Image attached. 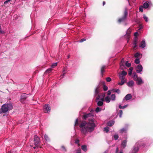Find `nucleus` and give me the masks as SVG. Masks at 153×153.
<instances>
[{"label": "nucleus", "mask_w": 153, "mask_h": 153, "mask_svg": "<svg viewBox=\"0 0 153 153\" xmlns=\"http://www.w3.org/2000/svg\"><path fill=\"white\" fill-rule=\"evenodd\" d=\"M111 99L112 101H114L115 100L116 96L114 94H112L111 95Z\"/></svg>", "instance_id": "393cba45"}, {"label": "nucleus", "mask_w": 153, "mask_h": 153, "mask_svg": "<svg viewBox=\"0 0 153 153\" xmlns=\"http://www.w3.org/2000/svg\"><path fill=\"white\" fill-rule=\"evenodd\" d=\"M132 98V96L131 94H127L125 97L123 98L122 102H124L125 100L127 101L131 99Z\"/></svg>", "instance_id": "f8f14e48"}, {"label": "nucleus", "mask_w": 153, "mask_h": 153, "mask_svg": "<svg viewBox=\"0 0 153 153\" xmlns=\"http://www.w3.org/2000/svg\"><path fill=\"white\" fill-rule=\"evenodd\" d=\"M134 85V82L133 80L130 81L127 83V85L130 88H131L133 87Z\"/></svg>", "instance_id": "4468645a"}, {"label": "nucleus", "mask_w": 153, "mask_h": 153, "mask_svg": "<svg viewBox=\"0 0 153 153\" xmlns=\"http://www.w3.org/2000/svg\"><path fill=\"white\" fill-rule=\"evenodd\" d=\"M139 28L138 29V30H140L143 28V26L142 25H140Z\"/></svg>", "instance_id": "864d4df0"}, {"label": "nucleus", "mask_w": 153, "mask_h": 153, "mask_svg": "<svg viewBox=\"0 0 153 153\" xmlns=\"http://www.w3.org/2000/svg\"><path fill=\"white\" fill-rule=\"evenodd\" d=\"M143 69V67L142 65L140 64L138 65L136 68V70L137 73H140L141 74H142L141 72Z\"/></svg>", "instance_id": "9b49d317"}, {"label": "nucleus", "mask_w": 153, "mask_h": 153, "mask_svg": "<svg viewBox=\"0 0 153 153\" xmlns=\"http://www.w3.org/2000/svg\"><path fill=\"white\" fill-rule=\"evenodd\" d=\"M149 7L152 6V4L151 1H149Z\"/></svg>", "instance_id": "5fc2aeb1"}, {"label": "nucleus", "mask_w": 153, "mask_h": 153, "mask_svg": "<svg viewBox=\"0 0 153 153\" xmlns=\"http://www.w3.org/2000/svg\"><path fill=\"white\" fill-rule=\"evenodd\" d=\"M105 65L102 66L101 69V74L102 76L103 75V73L105 72Z\"/></svg>", "instance_id": "a211bd4d"}, {"label": "nucleus", "mask_w": 153, "mask_h": 153, "mask_svg": "<svg viewBox=\"0 0 153 153\" xmlns=\"http://www.w3.org/2000/svg\"><path fill=\"white\" fill-rule=\"evenodd\" d=\"M123 62H124V59H123L121 62V63H120V68L122 67L123 66H124V65L123 64Z\"/></svg>", "instance_id": "58836bf2"}, {"label": "nucleus", "mask_w": 153, "mask_h": 153, "mask_svg": "<svg viewBox=\"0 0 153 153\" xmlns=\"http://www.w3.org/2000/svg\"><path fill=\"white\" fill-rule=\"evenodd\" d=\"M94 115L93 114L89 113L85 114L83 116V118L88 120L89 122L82 121L79 125V127L81 133L85 136L89 132H92L94 130L96 127L93 118Z\"/></svg>", "instance_id": "f257e3e1"}, {"label": "nucleus", "mask_w": 153, "mask_h": 153, "mask_svg": "<svg viewBox=\"0 0 153 153\" xmlns=\"http://www.w3.org/2000/svg\"><path fill=\"white\" fill-rule=\"evenodd\" d=\"M140 61L139 59H136L134 60V62L137 64H138L140 63Z\"/></svg>", "instance_id": "c9c22d12"}, {"label": "nucleus", "mask_w": 153, "mask_h": 153, "mask_svg": "<svg viewBox=\"0 0 153 153\" xmlns=\"http://www.w3.org/2000/svg\"><path fill=\"white\" fill-rule=\"evenodd\" d=\"M79 140H78V139H76V140H75V143L76 144H78V146H79V145H80V144L79 143Z\"/></svg>", "instance_id": "49530a36"}, {"label": "nucleus", "mask_w": 153, "mask_h": 153, "mask_svg": "<svg viewBox=\"0 0 153 153\" xmlns=\"http://www.w3.org/2000/svg\"><path fill=\"white\" fill-rule=\"evenodd\" d=\"M140 55V54L138 53H137L134 54V56L136 57H137L139 56Z\"/></svg>", "instance_id": "de8ad7c7"}, {"label": "nucleus", "mask_w": 153, "mask_h": 153, "mask_svg": "<svg viewBox=\"0 0 153 153\" xmlns=\"http://www.w3.org/2000/svg\"><path fill=\"white\" fill-rule=\"evenodd\" d=\"M4 33V31L1 30V27H0V33L3 34Z\"/></svg>", "instance_id": "8fccbe9b"}, {"label": "nucleus", "mask_w": 153, "mask_h": 153, "mask_svg": "<svg viewBox=\"0 0 153 153\" xmlns=\"http://www.w3.org/2000/svg\"><path fill=\"white\" fill-rule=\"evenodd\" d=\"M86 40V39H82L81 40H80V42H82L84 41H85Z\"/></svg>", "instance_id": "3c124183"}, {"label": "nucleus", "mask_w": 153, "mask_h": 153, "mask_svg": "<svg viewBox=\"0 0 153 153\" xmlns=\"http://www.w3.org/2000/svg\"><path fill=\"white\" fill-rule=\"evenodd\" d=\"M143 6H140V7H139V11L140 12H142L143 11Z\"/></svg>", "instance_id": "a18cd8bd"}, {"label": "nucleus", "mask_w": 153, "mask_h": 153, "mask_svg": "<svg viewBox=\"0 0 153 153\" xmlns=\"http://www.w3.org/2000/svg\"><path fill=\"white\" fill-rule=\"evenodd\" d=\"M34 145L36 146H38V144L40 142V138L36 135L34 136Z\"/></svg>", "instance_id": "0eeeda50"}, {"label": "nucleus", "mask_w": 153, "mask_h": 153, "mask_svg": "<svg viewBox=\"0 0 153 153\" xmlns=\"http://www.w3.org/2000/svg\"><path fill=\"white\" fill-rule=\"evenodd\" d=\"M82 149L83 151L85 152L87 150V146L85 145H82Z\"/></svg>", "instance_id": "a878e982"}, {"label": "nucleus", "mask_w": 153, "mask_h": 153, "mask_svg": "<svg viewBox=\"0 0 153 153\" xmlns=\"http://www.w3.org/2000/svg\"><path fill=\"white\" fill-rule=\"evenodd\" d=\"M128 15V12L127 9L126 8L125 9L124 14L123 16L119 19L118 22L119 23H123L124 25H127L126 22L127 21V17Z\"/></svg>", "instance_id": "39448f33"}, {"label": "nucleus", "mask_w": 153, "mask_h": 153, "mask_svg": "<svg viewBox=\"0 0 153 153\" xmlns=\"http://www.w3.org/2000/svg\"><path fill=\"white\" fill-rule=\"evenodd\" d=\"M106 81L107 82H110L111 80V78H110V77H107L106 78Z\"/></svg>", "instance_id": "c03bdc74"}, {"label": "nucleus", "mask_w": 153, "mask_h": 153, "mask_svg": "<svg viewBox=\"0 0 153 153\" xmlns=\"http://www.w3.org/2000/svg\"><path fill=\"white\" fill-rule=\"evenodd\" d=\"M69 56H68V58H69Z\"/></svg>", "instance_id": "338daca9"}, {"label": "nucleus", "mask_w": 153, "mask_h": 153, "mask_svg": "<svg viewBox=\"0 0 153 153\" xmlns=\"http://www.w3.org/2000/svg\"><path fill=\"white\" fill-rule=\"evenodd\" d=\"M103 90L104 91H106L108 90V87L106 86L105 85H103Z\"/></svg>", "instance_id": "37998d69"}, {"label": "nucleus", "mask_w": 153, "mask_h": 153, "mask_svg": "<svg viewBox=\"0 0 153 153\" xmlns=\"http://www.w3.org/2000/svg\"><path fill=\"white\" fill-rule=\"evenodd\" d=\"M114 123V121L113 120H111L109 121L107 123L108 126H112Z\"/></svg>", "instance_id": "4be33fe9"}, {"label": "nucleus", "mask_w": 153, "mask_h": 153, "mask_svg": "<svg viewBox=\"0 0 153 153\" xmlns=\"http://www.w3.org/2000/svg\"><path fill=\"white\" fill-rule=\"evenodd\" d=\"M27 94H23L21 95V99H26L27 97Z\"/></svg>", "instance_id": "6ab92c4d"}, {"label": "nucleus", "mask_w": 153, "mask_h": 153, "mask_svg": "<svg viewBox=\"0 0 153 153\" xmlns=\"http://www.w3.org/2000/svg\"><path fill=\"white\" fill-rule=\"evenodd\" d=\"M100 86L98 85L95 89V95H98L96 99V100H104V94H99V88Z\"/></svg>", "instance_id": "423d86ee"}, {"label": "nucleus", "mask_w": 153, "mask_h": 153, "mask_svg": "<svg viewBox=\"0 0 153 153\" xmlns=\"http://www.w3.org/2000/svg\"><path fill=\"white\" fill-rule=\"evenodd\" d=\"M146 44L145 40L144 39L142 40L140 45L139 47L142 48H143L146 46Z\"/></svg>", "instance_id": "ddd939ff"}, {"label": "nucleus", "mask_w": 153, "mask_h": 153, "mask_svg": "<svg viewBox=\"0 0 153 153\" xmlns=\"http://www.w3.org/2000/svg\"><path fill=\"white\" fill-rule=\"evenodd\" d=\"M133 68L132 67H130L129 69V71H128V75L130 76H131L132 74V71Z\"/></svg>", "instance_id": "cd10ccee"}, {"label": "nucleus", "mask_w": 153, "mask_h": 153, "mask_svg": "<svg viewBox=\"0 0 153 153\" xmlns=\"http://www.w3.org/2000/svg\"><path fill=\"white\" fill-rule=\"evenodd\" d=\"M107 151H105V152H104V153H107Z\"/></svg>", "instance_id": "0e129e2a"}, {"label": "nucleus", "mask_w": 153, "mask_h": 153, "mask_svg": "<svg viewBox=\"0 0 153 153\" xmlns=\"http://www.w3.org/2000/svg\"><path fill=\"white\" fill-rule=\"evenodd\" d=\"M109 130V128L108 127H105L104 128V131H105L106 133H107Z\"/></svg>", "instance_id": "72a5a7b5"}, {"label": "nucleus", "mask_w": 153, "mask_h": 153, "mask_svg": "<svg viewBox=\"0 0 153 153\" xmlns=\"http://www.w3.org/2000/svg\"><path fill=\"white\" fill-rule=\"evenodd\" d=\"M43 110L45 113H49L50 112V107L49 105L46 104L43 106Z\"/></svg>", "instance_id": "1a4fd4ad"}, {"label": "nucleus", "mask_w": 153, "mask_h": 153, "mask_svg": "<svg viewBox=\"0 0 153 153\" xmlns=\"http://www.w3.org/2000/svg\"><path fill=\"white\" fill-rule=\"evenodd\" d=\"M44 137L45 140L46 141L48 142V141H50V139L47 135H46V134H45L44 135Z\"/></svg>", "instance_id": "b1692460"}, {"label": "nucleus", "mask_w": 153, "mask_h": 153, "mask_svg": "<svg viewBox=\"0 0 153 153\" xmlns=\"http://www.w3.org/2000/svg\"><path fill=\"white\" fill-rule=\"evenodd\" d=\"M47 146H48V147L49 146H50L49 145V144H48V145H47Z\"/></svg>", "instance_id": "69168bd1"}, {"label": "nucleus", "mask_w": 153, "mask_h": 153, "mask_svg": "<svg viewBox=\"0 0 153 153\" xmlns=\"http://www.w3.org/2000/svg\"><path fill=\"white\" fill-rule=\"evenodd\" d=\"M110 98L108 96L106 97L105 98V100L106 102H109L110 101Z\"/></svg>", "instance_id": "5701e85b"}, {"label": "nucleus", "mask_w": 153, "mask_h": 153, "mask_svg": "<svg viewBox=\"0 0 153 153\" xmlns=\"http://www.w3.org/2000/svg\"><path fill=\"white\" fill-rule=\"evenodd\" d=\"M105 1H103V5L104 6L105 4Z\"/></svg>", "instance_id": "bf43d9fd"}, {"label": "nucleus", "mask_w": 153, "mask_h": 153, "mask_svg": "<svg viewBox=\"0 0 153 153\" xmlns=\"http://www.w3.org/2000/svg\"><path fill=\"white\" fill-rule=\"evenodd\" d=\"M134 80L136 81V84L138 85H140L144 83L141 77H136V79Z\"/></svg>", "instance_id": "9d476101"}, {"label": "nucleus", "mask_w": 153, "mask_h": 153, "mask_svg": "<svg viewBox=\"0 0 153 153\" xmlns=\"http://www.w3.org/2000/svg\"><path fill=\"white\" fill-rule=\"evenodd\" d=\"M67 70L66 68H64L62 71V74L60 76L61 78H63L65 74L67 72Z\"/></svg>", "instance_id": "f3484780"}, {"label": "nucleus", "mask_w": 153, "mask_h": 153, "mask_svg": "<svg viewBox=\"0 0 153 153\" xmlns=\"http://www.w3.org/2000/svg\"><path fill=\"white\" fill-rule=\"evenodd\" d=\"M8 153H10V152H8Z\"/></svg>", "instance_id": "774afa93"}, {"label": "nucleus", "mask_w": 153, "mask_h": 153, "mask_svg": "<svg viewBox=\"0 0 153 153\" xmlns=\"http://www.w3.org/2000/svg\"><path fill=\"white\" fill-rule=\"evenodd\" d=\"M57 65V62H55L54 63H53L51 65V67L52 68H54Z\"/></svg>", "instance_id": "ea45409f"}, {"label": "nucleus", "mask_w": 153, "mask_h": 153, "mask_svg": "<svg viewBox=\"0 0 153 153\" xmlns=\"http://www.w3.org/2000/svg\"><path fill=\"white\" fill-rule=\"evenodd\" d=\"M128 125L127 124H126L124 127L119 130V133L120 134H122L123 133H126L128 130Z\"/></svg>", "instance_id": "6e6552de"}, {"label": "nucleus", "mask_w": 153, "mask_h": 153, "mask_svg": "<svg viewBox=\"0 0 153 153\" xmlns=\"http://www.w3.org/2000/svg\"><path fill=\"white\" fill-rule=\"evenodd\" d=\"M111 94V92L110 90H109L108 91L107 95L108 96L110 95Z\"/></svg>", "instance_id": "603ef678"}, {"label": "nucleus", "mask_w": 153, "mask_h": 153, "mask_svg": "<svg viewBox=\"0 0 153 153\" xmlns=\"http://www.w3.org/2000/svg\"><path fill=\"white\" fill-rule=\"evenodd\" d=\"M78 124V119H76L75 121V126L76 125H77Z\"/></svg>", "instance_id": "09e8293b"}, {"label": "nucleus", "mask_w": 153, "mask_h": 153, "mask_svg": "<svg viewBox=\"0 0 153 153\" xmlns=\"http://www.w3.org/2000/svg\"><path fill=\"white\" fill-rule=\"evenodd\" d=\"M133 78H134V80L135 79H136V77H138L137 76V74L136 73H133Z\"/></svg>", "instance_id": "4c0bfd02"}, {"label": "nucleus", "mask_w": 153, "mask_h": 153, "mask_svg": "<svg viewBox=\"0 0 153 153\" xmlns=\"http://www.w3.org/2000/svg\"><path fill=\"white\" fill-rule=\"evenodd\" d=\"M125 65L126 66L128 67H130L131 65V63H128V61H126Z\"/></svg>", "instance_id": "473e14b6"}, {"label": "nucleus", "mask_w": 153, "mask_h": 153, "mask_svg": "<svg viewBox=\"0 0 153 153\" xmlns=\"http://www.w3.org/2000/svg\"><path fill=\"white\" fill-rule=\"evenodd\" d=\"M75 153H81V149L80 148L76 150Z\"/></svg>", "instance_id": "a19ab883"}, {"label": "nucleus", "mask_w": 153, "mask_h": 153, "mask_svg": "<svg viewBox=\"0 0 153 153\" xmlns=\"http://www.w3.org/2000/svg\"><path fill=\"white\" fill-rule=\"evenodd\" d=\"M62 148L63 149H65V147L63 146H62Z\"/></svg>", "instance_id": "052dcab7"}, {"label": "nucleus", "mask_w": 153, "mask_h": 153, "mask_svg": "<svg viewBox=\"0 0 153 153\" xmlns=\"http://www.w3.org/2000/svg\"><path fill=\"white\" fill-rule=\"evenodd\" d=\"M131 32V30L129 28L126 31V35L128 36H129L130 34V33Z\"/></svg>", "instance_id": "7c9ffc66"}, {"label": "nucleus", "mask_w": 153, "mask_h": 153, "mask_svg": "<svg viewBox=\"0 0 153 153\" xmlns=\"http://www.w3.org/2000/svg\"><path fill=\"white\" fill-rule=\"evenodd\" d=\"M113 137L115 140H117L118 139L119 136L118 134H115L114 135Z\"/></svg>", "instance_id": "c756f323"}, {"label": "nucleus", "mask_w": 153, "mask_h": 153, "mask_svg": "<svg viewBox=\"0 0 153 153\" xmlns=\"http://www.w3.org/2000/svg\"><path fill=\"white\" fill-rule=\"evenodd\" d=\"M10 1L9 0H7L6 1L4 2V4H6L7 3H8Z\"/></svg>", "instance_id": "6e6d98bb"}, {"label": "nucleus", "mask_w": 153, "mask_h": 153, "mask_svg": "<svg viewBox=\"0 0 153 153\" xmlns=\"http://www.w3.org/2000/svg\"><path fill=\"white\" fill-rule=\"evenodd\" d=\"M138 34V33L137 32H136L134 33V36H136Z\"/></svg>", "instance_id": "4d7b16f0"}, {"label": "nucleus", "mask_w": 153, "mask_h": 153, "mask_svg": "<svg viewBox=\"0 0 153 153\" xmlns=\"http://www.w3.org/2000/svg\"><path fill=\"white\" fill-rule=\"evenodd\" d=\"M128 106V105H124L123 106H122L121 105V104H120L119 105V108L120 109H124L126 108Z\"/></svg>", "instance_id": "c85d7f7f"}, {"label": "nucleus", "mask_w": 153, "mask_h": 153, "mask_svg": "<svg viewBox=\"0 0 153 153\" xmlns=\"http://www.w3.org/2000/svg\"><path fill=\"white\" fill-rule=\"evenodd\" d=\"M143 7L144 9H147L149 7V1H146L143 4Z\"/></svg>", "instance_id": "dca6fc26"}, {"label": "nucleus", "mask_w": 153, "mask_h": 153, "mask_svg": "<svg viewBox=\"0 0 153 153\" xmlns=\"http://www.w3.org/2000/svg\"><path fill=\"white\" fill-rule=\"evenodd\" d=\"M143 18L145 20L146 22H148V17H147L145 15H143Z\"/></svg>", "instance_id": "e433bc0d"}, {"label": "nucleus", "mask_w": 153, "mask_h": 153, "mask_svg": "<svg viewBox=\"0 0 153 153\" xmlns=\"http://www.w3.org/2000/svg\"><path fill=\"white\" fill-rule=\"evenodd\" d=\"M99 101H98L97 102V105L98 106H100L102 105L103 103V101L104 100H98Z\"/></svg>", "instance_id": "aec40b11"}, {"label": "nucleus", "mask_w": 153, "mask_h": 153, "mask_svg": "<svg viewBox=\"0 0 153 153\" xmlns=\"http://www.w3.org/2000/svg\"><path fill=\"white\" fill-rule=\"evenodd\" d=\"M119 117L121 118L122 117V115L123 114V111L122 110H120L119 111Z\"/></svg>", "instance_id": "79ce46f5"}, {"label": "nucleus", "mask_w": 153, "mask_h": 153, "mask_svg": "<svg viewBox=\"0 0 153 153\" xmlns=\"http://www.w3.org/2000/svg\"><path fill=\"white\" fill-rule=\"evenodd\" d=\"M52 70V69L51 68H49L45 72V73H49Z\"/></svg>", "instance_id": "2f4dec72"}, {"label": "nucleus", "mask_w": 153, "mask_h": 153, "mask_svg": "<svg viewBox=\"0 0 153 153\" xmlns=\"http://www.w3.org/2000/svg\"><path fill=\"white\" fill-rule=\"evenodd\" d=\"M137 40L136 39L134 40L133 41V45L134 48H135L137 46Z\"/></svg>", "instance_id": "bb28decb"}, {"label": "nucleus", "mask_w": 153, "mask_h": 153, "mask_svg": "<svg viewBox=\"0 0 153 153\" xmlns=\"http://www.w3.org/2000/svg\"><path fill=\"white\" fill-rule=\"evenodd\" d=\"M119 153H123L122 151H121Z\"/></svg>", "instance_id": "e2e57ef3"}, {"label": "nucleus", "mask_w": 153, "mask_h": 153, "mask_svg": "<svg viewBox=\"0 0 153 153\" xmlns=\"http://www.w3.org/2000/svg\"><path fill=\"white\" fill-rule=\"evenodd\" d=\"M118 151V148L117 147L116 150V152L117 153Z\"/></svg>", "instance_id": "13d9d810"}, {"label": "nucleus", "mask_w": 153, "mask_h": 153, "mask_svg": "<svg viewBox=\"0 0 153 153\" xmlns=\"http://www.w3.org/2000/svg\"><path fill=\"white\" fill-rule=\"evenodd\" d=\"M111 91L113 92H115L118 94H119L120 93V91L118 89H113Z\"/></svg>", "instance_id": "412c9836"}, {"label": "nucleus", "mask_w": 153, "mask_h": 153, "mask_svg": "<svg viewBox=\"0 0 153 153\" xmlns=\"http://www.w3.org/2000/svg\"><path fill=\"white\" fill-rule=\"evenodd\" d=\"M127 72L124 71H122L121 73L118 74L119 78L120 80L118 83V85L121 86L124 84L126 82V79L125 77L127 74Z\"/></svg>", "instance_id": "20e7f679"}, {"label": "nucleus", "mask_w": 153, "mask_h": 153, "mask_svg": "<svg viewBox=\"0 0 153 153\" xmlns=\"http://www.w3.org/2000/svg\"><path fill=\"white\" fill-rule=\"evenodd\" d=\"M150 141L147 138H143L137 142L132 150V153H136L140 148H143L149 146Z\"/></svg>", "instance_id": "f03ea898"}, {"label": "nucleus", "mask_w": 153, "mask_h": 153, "mask_svg": "<svg viewBox=\"0 0 153 153\" xmlns=\"http://www.w3.org/2000/svg\"><path fill=\"white\" fill-rule=\"evenodd\" d=\"M13 105L11 103H5L3 104L0 109V114L5 113L13 108Z\"/></svg>", "instance_id": "7ed1b4c3"}, {"label": "nucleus", "mask_w": 153, "mask_h": 153, "mask_svg": "<svg viewBox=\"0 0 153 153\" xmlns=\"http://www.w3.org/2000/svg\"><path fill=\"white\" fill-rule=\"evenodd\" d=\"M38 146H35L33 147V148L34 149H35L36 148V147H38Z\"/></svg>", "instance_id": "680f3d73"}, {"label": "nucleus", "mask_w": 153, "mask_h": 153, "mask_svg": "<svg viewBox=\"0 0 153 153\" xmlns=\"http://www.w3.org/2000/svg\"><path fill=\"white\" fill-rule=\"evenodd\" d=\"M127 141L126 140H123L121 144V146L123 148H125L127 146Z\"/></svg>", "instance_id": "2eb2a0df"}, {"label": "nucleus", "mask_w": 153, "mask_h": 153, "mask_svg": "<svg viewBox=\"0 0 153 153\" xmlns=\"http://www.w3.org/2000/svg\"><path fill=\"white\" fill-rule=\"evenodd\" d=\"M101 110V108L99 107H97L95 109V111L96 112L98 113Z\"/></svg>", "instance_id": "f704fd0d"}]
</instances>
